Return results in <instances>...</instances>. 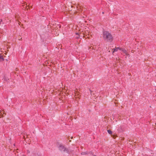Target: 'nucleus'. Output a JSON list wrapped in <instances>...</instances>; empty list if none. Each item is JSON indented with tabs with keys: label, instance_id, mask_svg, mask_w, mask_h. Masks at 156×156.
Listing matches in <instances>:
<instances>
[{
	"label": "nucleus",
	"instance_id": "1a4fd4ad",
	"mask_svg": "<svg viewBox=\"0 0 156 156\" xmlns=\"http://www.w3.org/2000/svg\"><path fill=\"white\" fill-rule=\"evenodd\" d=\"M124 53L126 54V51L124 49L122 50V51Z\"/></svg>",
	"mask_w": 156,
	"mask_h": 156
},
{
	"label": "nucleus",
	"instance_id": "20e7f679",
	"mask_svg": "<svg viewBox=\"0 0 156 156\" xmlns=\"http://www.w3.org/2000/svg\"><path fill=\"white\" fill-rule=\"evenodd\" d=\"M89 153V152H88L87 151L83 152L81 153V154L82 155H85L86 154H88Z\"/></svg>",
	"mask_w": 156,
	"mask_h": 156
},
{
	"label": "nucleus",
	"instance_id": "4468645a",
	"mask_svg": "<svg viewBox=\"0 0 156 156\" xmlns=\"http://www.w3.org/2000/svg\"><path fill=\"white\" fill-rule=\"evenodd\" d=\"M102 14H104V12H102Z\"/></svg>",
	"mask_w": 156,
	"mask_h": 156
},
{
	"label": "nucleus",
	"instance_id": "0eeeda50",
	"mask_svg": "<svg viewBox=\"0 0 156 156\" xmlns=\"http://www.w3.org/2000/svg\"><path fill=\"white\" fill-rule=\"evenodd\" d=\"M107 132L108 133L110 134H112V132L111 130H107Z\"/></svg>",
	"mask_w": 156,
	"mask_h": 156
},
{
	"label": "nucleus",
	"instance_id": "dca6fc26",
	"mask_svg": "<svg viewBox=\"0 0 156 156\" xmlns=\"http://www.w3.org/2000/svg\"><path fill=\"white\" fill-rule=\"evenodd\" d=\"M73 138V137H71V139H72Z\"/></svg>",
	"mask_w": 156,
	"mask_h": 156
},
{
	"label": "nucleus",
	"instance_id": "f257e3e1",
	"mask_svg": "<svg viewBox=\"0 0 156 156\" xmlns=\"http://www.w3.org/2000/svg\"><path fill=\"white\" fill-rule=\"evenodd\" d=\"M102 37L105 41L108 42H112L113 40V37L111 34L107 31L103 32Z\"/></svg>",
	"mask_w": 156,
	"mask_h": 156
},
{
	"label": "nucleus",
	"instance_id": "f8f14e48",
	"mask_svg": "<svg viewBox=\"0 0 156 156\" xmlns=\"http://www.w3.org/2000/svg\"><path fill=\"white\" fill-rule=\"evenodd\" d=\"M27 151V153H30V151H29V150H28V151Z\"/></svg>",
	"mask_w": 156,
	"mask_h": 156
},
{
	"label": "nucleus",
	"instance_id": "6e6552de",
	"mask_svg": "<svg viewBox=\"0 0 156 156\" xmlns=\"http://www.w3.org/2000/svg\"><path fill=\"white\" fill-rule=\"evenodd\" d=\"M118 131L121 132V131H122V127L121 126H120L118 128Z\"/></svg>",
	"mask_w": 156,
	"mask_h": 156
},
{
	"label": "nucleus",
	"instance_id": "2eb2a0df",
	"mask_svg": "<svg viewBox=\"0 0 156 156\" xmlns=\"http://www.w3.org/2000/svg\"><path fill=\"white\" fill-rule=\"evenodd\" d=\"M23 138H25V136H23Z\"/></svg>",
	"mask_w": 156,
	"mask_h": 156
},
{
	"label": "nucleus",
	"instance_id": "9d476101",
	"mask_svg": "<svg viewBox=\"0 0 156 156\" xmlns=\"http://www.w3.org/2000/svg\"><path fill=\"white\" fill-rule=\"evenodd\" d=\"M112 137H113L114 138V139H115V137H116V136H115V135H113V136H112Z\"/></svg>",
	"mask_w": 156,
	"mask_h": 156
},
{
	"label": "nucleus",
	"instance_id": "f03ea898",
	"mask_svg": "<svg viewBox=\"0 0 156 156\" xmlns=\"http://www.w3.org/2000/svg\"><path fill=\"white\" fill-rule=\"evenodd\" d=\"M59 149L61 151L66 152L67 153H69V151L68 149L66 148L63 145H60L59 147Z\"/></svg>",
	"mask_w": 156,
	"mask_h": 156
},
{
	"label": "nucleus",
	"instance_id": "39448f33",
	"mask_svg": "<svg viewBox=\"0 0 156 156\" xmlns=\"http://www.w3.org/2000/svg\"><path fill=\"white\" fill-rule=\"evenodd\" d=\"M120 48L119 47H117V48L116 47H115V48H114L113 51V52H114L117 51H118V49H119Z\"/></svg>",
	"mask_w": 156,
	"mask_h": 156
},
{
	"label": "nucleus",
	"instance_id": "7ed1b4c3",
	"mask_svg": "<svg viewBox=\"0 0 156 156\" xmlns=\"http://www.w3.org/2000/svg\"><path fill=\"white\" fill-rule=\"evenodd\" d=\"M6 115V113L4 112L3 110L0 111V118L1 117H3Z\"/></svg>",
	"mask_w": 156,
	"mask_h": 156
},
{
	"label": "nucleus",
	"instance_id": "423d86ee",
	"mask_svg": "<svg viewBox=\"0 0 156 156\" xmlns=\"http://www.w3.org/2000/svg\"><path fill=\"white\" fill-rule=\"evenodd\" d=\"M4 60V59L2 57V56L0 54V61H3Z\"/></svg>",
	"mask_w": 156,
	"mask_h": 156
},
{
	"label": "nucleus",
	"instance_id": "f3484780",
	"mask_svg": "<svg viewBox=\"0 0 156 156\" xmlns=\"http://www.w3.org/2000/svg\"><path fill=\"white\" fill-rule=\"evenodd\" d=\"M23 156H25L24 155Z\"/></svg>",
	"mask_w": 156,
	"mask_h": 156
},
{
	"label": "nucleus",
	"instance_id": "9b49d317",
	"mask_svg": "<svg viewBox=\"0 0 156 156\" xmlns=\"http://www.w3.org/2000/svg\"><path fill=\"white\" fill-rule=\"evenodd\" d=\"M123 49V48H120L119 50L122 51V50Z\"/></svg>",
	"mask_w": 156,
	"mask_h": 156
},
{
	"label": "nucleus",
	"instance_id": "ddd939ff",
	"mask_svg": "<svg viewBox=\"0 0 156 156\" xmlns=\"http://www.w3.org/2000/svg\"><path fill=\"white\" fill-rule=\"evenodd\" d=\"M76 34L77 35H78V33H76Z\"/></svg>",
	"mask_w": 156,
	"mask_h": 156
}]
</instances>
